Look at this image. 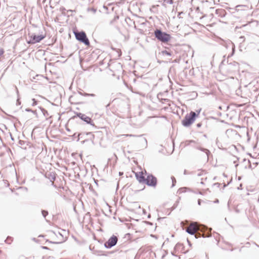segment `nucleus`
I'll list each match as a JSON object with an SVG mask.
<instances>
[{
  "instance_id": "obj_1",
  "label": "nucleus",
  "mask_w": 259,
  "mask_h": 259,
  "mask_svg": "<svg viewBox=\"0 0 259 259\" xmlns=\"http://www.w3.org/2000/svg\"><path fill=\"white\" fill-rule=\"evenodd\" d=\"M146 175V170H142L141 169L139 171H137L135 172V176L137 180L141 184L139 189L137 188H135L136 191H139L141 190H143L145 189V186L144 185L145 182V176Z\"/></svg>"
},
{
  "instance_id": "obj_12",
  "label": "nucleus",
  "mask_w": 259,
  "mask_h": 259,
  "mask_svg": "<svg viewBox=\"0 0 259 259\" xmlns=\"http://www.w3.org/2000/svg\"><path fill=\"white\" fill-rule=\"evenodd\" d=\"M186 188H180L179 189L178 192L179 194H181L183 192H184L186 191Z\"/></svg>"
},
{
  "instance_id": "obj_16",
  "label": "nucleus",
  "mask_w": 259,
  "mask_h": 259,
  "mask_svg": "<svg viewBox=\"0 0 259 259\" xmlns=\"http://www.w3.org/2000/svg\"><path fill=\"white\" fill-rule=\"evenodd\" d=\"M121 136H124V137H133L134 136H133V135H132L126 134V135H121Z\"/></svg>"
},
{
  "instance_id": "obj_9",
  "label": "nucleus",
  "mask_w": 259,
  "mask_h": 259,
  "mask_svg": "<svg viewBox=\"0 0 259 259\" xmlns=\"http://www.w3.org/2000/svg\"><path fill=\"white\" fill-rule=\"evenodd\" d=\"M78 116L81 119H82L83 120H84V121H85L87 123H90L92 121V119L90 117H88L87 116H86L84 114H81L80 113L79 115H78Z\"/></svg>"
},
{
  "instance_id": "obj_11",
  "label": "nucleus",
  "mask_w": 259,
  "mask_h": 259,
  "mask_svg": "<svg viewBox=\"0 0 259 259\" xmlns=\"http://www.w3.org/2000/svg\"><path fill=\"white\" fill-rule=\"evenodd\" d=\"M75 97L74 96H72L71 97H70L69 99V101L71 103V104H77V101L75 99Z\"/></svg>"
},
{
  "instance_id": "obj_19",
  "label": "nucleus",
  "mask_w": 259,
  "mask_h": 259,
  "mask_svg": "<svg viewBox=\"0 0 259 259\" xmlns=\"http://www.w3.org/2000/svg\"><path fill=\"white\" fill-rule=\"evenodd\" d=\"M197 234H196V235H195L196 238H197V237H198L197 236Z\"/></svg>"
},
{
  "instance_id": "obj_8",
  "label": "nucleus",
  "mask_w": 259,
  "mask_h": 259,
  "mask_svg": "<svg viewBox=\"0 0 259 259\" xmlns=\"http://www.w3.org/2000/svg\"><path fill=\"white\" fill-rule=\"evenodd\" d=\"M117 242V237L113 236L110 238L109 240L105 243L104 245L106 248H110L114 246L116 244Z\"/></svg>"
},
{
  "instance_id": "obj_17",
  "label": "nucleus",
  "mask_w": 259,
  "mask_h": 259,
  "mask_svg": "<svg viewBox=\"0 0 259 259\" xmlns=\"http://www.w3.org/2000/svg\"><path fill=\"white\" fill-rule=\"evenodd\" d=\"M163 53L166 54V55H169V56L170 55V54L169 52H167V51L164 52Z\"/></svg>"
},
{
  "instance_id": "obj_14",
  "label": "nucleus",
  "mask_w": 259,
  "mask_h": 259,
  "mask_svg": "<svg viewBox=\"0 0 259 259\" xmlns=\"http://www.w3.org/2000/svg\"><path fill=\"white\" fill-rule=\"evenodd\" d=\"M42 214L44 217H46L48 215V213L47 211L42 210Z\"/></svg>"
},
{
  "instance_id": "obj_6",
  "label": "nucleus",
  "mask_w": 259,
  "mask_h": 259,
  "mask_svg": "<svg viewBox=\"0 0 259 259\" xmlns=\"http://www.w3.org/2000/svg\"><path fill=\"white\" fill-rule=\"evenodd\" d=\"M200 227L197 223H192L187 227L186 231L189 234H194L200 230Z\"/></svg>"
},
{
  "instance_id": "obj_5",
  "label": "nucleus",
  "mask_w": 259,
  "mask_h": 259,
  "mask_svg": "<svg viewBox=\"0 0 259 259\" xmlns=\"http://www.w3.org/2000/svg\"><path fill=\"white\" fill-rule=\"evenodd\" d=\"M74 34H75L76 38L77 40L83 42L87 46L90 45V41H89L88 38H87L85 32H84L83 31L75 32H74Z\"/></svg>"
},
{
  "instance_id": "obj_4",
  "label": "nucleus",
  "mask_w": 259,
  "mask_h": 259,
  "mask_svg": "<svg viewBox=\"0 0 259 259\" xmlns=\"http://www.w3.org/2000/svg\"><path fill=\"white\" fill-rule=\"evenodd\" d=\"M29 40L27 41L28 44H34L40 42L41 40L46 37V35H35L34 34H28Z\"/></svg>"
},
{
  "instance_id": "obj_2",
  "label": "nucleus",
  "mask_w": 259,
  "mask_h": 259,
  "mask_svg": "<svg viewBox=\"0 0 259 259\" xmlns=\"http://www.w3.org/2000/svg\"><path fill=\"white\" fill-rule=\"evenodd\" d=\"M155 37L160 41L163 42H167L171 39V36L165 32L156 29L154 32Z\"/></svg>"
},
{
  "instance_id": "obj_18",
  "label": "nucleus",
  "mask_w": 259,
  "mask_h": 259,
  "mask_svg": "<svg viewBox=\"0 0 259 259\" xmlns=\"http://www.w3.org/2000/svg\"><path fill=\"white\" fill-rule=\"evenodd\" d=\"M171 179H172V181H174L175 182H176V180H175V178H174V177H172L171 178Z\"/></svg>"
},
{
  "instance_id": "obj_13",
  "label": "nucleus",
  "mask_w": 259,
  "mask_h": 259,
  "mask_svg": "<svg viewBox=\"0 0 259 259\" xmlns=\"http://www.w3.org/2000/svg\"><path fill=\"white\" fill-rule=\"evenodd\" d=\"M4 53V49L3 48L0 47V57L3 55Z\"/></svg>"
},
{
  "instance_id": "obj_3",
  "label": "nucleus",
  "mask_w": 259,
  "mask_h": 259,
  "mask_svg": "<svg viewBox=\"0 0 259 259\" xmlns=\"http://www.w3.org/2000/svg\"><path fill=\"white\" fill-rule=\"evenodd\" d=\"M197 116L194 112L191 111L189 114H187L182 120L183 125L185 126H189L194 122Z\"/></svg>"
},
{
  "instance_id": "obj_10",
  "label": "nucleus",
  "mask_w": 259,
  "mask_h": 259,
  "mask_svg": "<svg viewBox=\"0 0 259 259\" xmlns=\"http://www.w3.org/2000/svg\"><path fill=\"white\" fill-rule=\"evenodd\" d=\"M116 158V157L115 156H114L112 158L109 160L108 164H109L110 165H114Z\"/></svg>"
},
{
  "instance_id": "obj_15",
  "label": "nucleus",
  "mask_w": 259,
  "mask_h": 259,
  "mask_svg": "<svg viewBox=\"0 0 259 259\" xmlns=\"http://www.w3.org/2000/svg\"><path fill=\"white\" fill-rule=\"evenodd\" d=\"M173 1L174 0H164V2L167 3L172 4L173 3Z\"/></svg>"
},
{
  "instance_id": "obj_7",
  "label": "nucleus",
  "mask_w": 259,
  "mask_h": 259,
  "mask_svg": "<svg viewBox=\"0 0 259 259\" xmlns=\"http://www.w3.org/2000/svg\"><path fill=\"white\" fill-rule=\"evenodd\" d=\"M147 185L155 187L157 184V179L152 175L147 176L145 179V182Z\"/></svg>"
}]
</instances>
